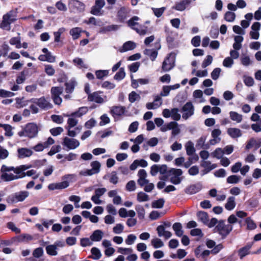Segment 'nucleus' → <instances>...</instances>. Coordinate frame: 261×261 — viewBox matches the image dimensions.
<instances>
[{
  "mask_svg": "<svg viewBox=\"0 0 261 261\" xmlns=\"http://www.w3.org/2000/svg\"><path fill=\"white\" fill-rule=\"evenodd\" d=\"M31 165H22L15 168L14 173L16 174H22L23 173H25L24 171L31 168Z\"/></svg>",
  "mask_w": 261,
  "mask_h": 261,
  "instance_id": "obj_46",
  "label": "nucleus"
},
{
  "mask_svg": "<svg viewBox=\"0 0 261 261\" xmlns=\"http://www.w3.org/2000/svg\"><path fill=\"white\" fill-rule=\"evenodd\" d=\"M103 233L102 230L97 229L94 230L90 237V239L92 241L99 242L103 237Z\"/></svg>",
  "mask_w": 261,
  "mask_h": 261,
  "instance_id": "obj_25",
  "label": "nucleus"
},
{
  "mask_svg": "<svg viewBox=\"0 0 261 261\" xmlns=\"http://www.w3.org/2000/svg\"><path fill=\"white\" fill-rule=\"evenodd\" d=\"M182 225L179 222H175L172 226V228L175 231V234L179 237L182 236L184 231L182 229Z\"/></svg>",
  "mask_w": 261,
  "mask_h": 261,
  "instance_id": "obj_32",
  "label": "nucleus"
},
{
  "mask_svg": "<svg viewBox=\"0 0 261 261\" xmlns=\"http://www.w3.org/2000/svg\"><path fill=\"white\" fill-rule=\"evenodd\" d=\"M7 226L9 229L11 230L12 231L15 232L17 234L20 233L21 232L20 229L17 227L12 222L7 223Z\"/></svg>",
  "mask_w": 261,
  "mask_h": 261,
  "instance_id": "obj_63",
  "label": "nucleus"
},
{
  "mask_svg": "<svg viewBox=\"0 0 261 261\" xmlns=\"http://www.w3.org/2000/svg\"><path fill=\"white\" fill-rule=\"evenodd\" d=\"M164 203L165 200L164 198H160L152 201L151 206L154 208H161L163 207Z\"/></svg>",
  "mask_w": 261,
  "mask_h": 261,
  "instance_id": "obj_41",
  "label": "nucleus"
},
{
  "mask_svg": "<svg viewBox=\"0 0 261 261\" xmlns=\"http://www.w3.org/2000/svg\"><path fill=\"white\" fill-rule=\"evenodd\" d=\"M91 166L92 167V171L95 174L98 173L100 171V168L101 166L100 163L97 161H93L91 163Z\"/></svg>",
  "mask_w": 261,
  "mask_h": 261,
  "instance_id": "obj_53",
  "label": "nucleus"
},
{
  "mask_svg": "<svg viewBox=\"0 0 261 261\" xmlns=\"http://www.w3.org/2000/svg\"><path fill=\"white\" fill-rule=\"evenodd\" d=\"M46 253L50 256H56L58 254L57 247L54 245H48L45 247Z\"/></svg>",
  "mask_w": 261,
  "mask_h": 261,
  "instance_id": "obj_36",
  "label": "nucleus"
},
{
  "mask_svg": "<svg viewBox=\"0 0 261 261\" xmlns=\"http://www.w3.org/2000/svg\"><path fill=\"white\" fill-rule=\"evenodd\" d=\"M236 17L234 12L228 11L225 13L224 18L226 21L232 22L235 20Z\"/></svg>",
  "mask_w": 261,
  "mask_h": 261,
  "instance_id": "obj_45",
  "label": "nucleus"
},
{
  "mask_svg": "<svg viewBox=\"0 0 261 261\" xmlns=\"http://www.w3.org/2000/svg\"><path fill=\"white\" fill-rule=\"evenodd\" d=\"M73 174H66L62 176V179L64 181L60 182L51 183L48 186L49 190H62L67 188L69 186V182L67 179L70 176H73Z\"/></svg>",
  "mask_w": 261,
  "mask_h": 261,
  "instance_id": "obj_4",
  "label": "nucleus"
},
{
  "mask_svg": "<svg viewBox=\"0 0 261 261\" xmlns=\"http://www.w3.org/2000/svg\"><path fill=\"white\" fill-rule=\"evenodd\" d=\"M243 77V81L246 86L251 87L254 85V80L251 76L244 75Z\"/></svg>",
  "mask_w": 261,
  "mask_h": 261,
  "instance_id": "obj_62",
  "label": "nucleus"
},
{
  "mask_svg": "<svg viewBox=\"0 0 261 261\" xmlns=\"http://www.w3.org/2000/svg\"><path fill=\"white\" fill-rule=\"evenodd\" d=\"M120 26L117 24H111L100 28L98 33L101 34H105L110 32H115L119 30Z\"/></svg>",
  "mask_w": 261,
  "mask_h": 261,
  "instance_id": "obj_17",
  "label": "nucleus"
},
{
  "mask_svg": "<svg viewBox=\"0 0 261 261\" xmlns=\"http://www.w3.org/2000/svg\"><path fill=\"white\" fill-rule=\"evenodd\" d=\"M74 117H70L67 120V126H65V128H71L75 126L78 123V120L74 118Z\"/></svg>",
  "mask_w": 261,
  "mask_h": 261,
  "instance_id": "obj_50",
  "label": "nucleus"
},
{
  "mask_svg": "<svg viewBox=\"0 0 261 261\" xmlns=\"http://www.w3.org/2000/svg\"><path fill=\"white\" fill-rule=\"evenodd\" d=\"M125 75L126 73L124 68L120 67L119 71L114 76V79L117 81H120L125 77Z\"/></svg>",
  "mask_w": 261,
  "mask_h": 261,
  "instance_id": "obj_33",
  "label": "nucleus"
},
{
  "mask_svg": "<svg viewBox=\"0 0 261 261\" xmlns=\"http://www.w3.org/2000/svg\"><path fill=\"white\" fill-rule=\"evenodd\" d=\"M62 144L67 147L69 149H74L79 146L80 142L75 139H70L65 137L63 139Z\"/></svg>",
  "mask_w": 261,
  "mask_h": 261,
  "instance_id": "obj_10",
  "label": "nucleus"
},
{
  "mask_svg": "<svg viewBox=\"0 0 261 261\" xmlns=\"http://www.w3.org/2000/svg\"><path fill=\"white\" fill-rule=\"evenodd\" d=\"M76 85V82L74 79H71L69 82H66L65 86L66 87L65 91L67 93H71L73 92L75 87Z\"/></svg>",
  "mask_w": 261,
  "mask_h": 261,
  "instance_id": "obj_27",
  "label": "nucleus"
},
{
  "mask_svg": "<svg viewBox=\"0 0 261 261\" xmlns=\"http://www.w3.org/2000/svg\"><path fill=\"white\" fill-rule=\"evenodd\" d=\"M101 91H96L89 94L88 96V100L89 101H94L97 103H102L104 102V99L101 97L99 94L102 93Z\"/></svg>",
  "mask_w": 261,
  "mask_h": 261,
  "instance_id": "obj_15",
  "label": "nucleus"
},
{
  "mask_svg": "<svg viewBox=\"0 0 261 261\" xmlns=\"http://www.w3.org/2000/svg\"><path fill=\"white\" fill-rule=\"evenodd\" d=\"M72 4L79 12H82L85 10V4L79 0H72Z\"/></svg>",
  "mask_w": 261,
  "mask_h": 261,
  "instance_id": "obj_34",
  "label": "nucleus"
},
{
  "mask_svg": "<svg viewBox=\"0 0 261 261\" xmlns=\"http://www.w3.org/2000/svg\"><path fill=\"white\" fill-rule=\"evenodd\" d=\"M202 188V185L200 182L196 184L191 185L185 189L186 194L193 195L199 192Z\"/></svg>",
  "mask_w": 261,
  "mask_h": 261,
  "instance_id": "obj_14",
  "label": "nucleus"
},
{
  "mask_svg": "<svg viewBox=\"0 0 261 261\" xmlns=\"http://www.w3.org/2000/svg\"><path fill=\"white\" fill-rule=\"evenodd\" d=\"M151 245L154 248H159L164 246L163 242L159 238H155L151 240Z\"/></svg>",
  "mask_w": 261,
  "mask_h": 261,
  "instance_id": "obj_51",
  "label": "nucleus"
},
{
  "mask_svg": "<svg viewBox=\"0 0 261 261\" xmlns=\"http://www.w3.org/2000/svg\"><path fill=\"white\" fill-rule=\"evenodd\" d=\"M180 111L182 113V117L185 120H187L194 114V107L192 102H187L181 108Z\"/></svg>",
  "mask_w": 261,
  "mask_h": 261,
  "instance_id": "obj_6",
  "label": "nucleus"
},
{
  "mask_svg": "<svg viewBox=\"0 0 261 261\" xmlns=\"http://www.w3.org/2000/svg\"><path fill=\"white\" fill-rule=\"evenodd\" d=\"M106 4L105 0H95L94 5L91 8L90 13L95 16H102V8Z\"/></svg>",
  "mask_w": 261,
  "mask_h": 261,
  "instance_id": "obj_7",
  "label": "nucleus"
},
{
  "mask_svg": "<svg viewBox=\"0 0 261 261\" xmlns=\"http://www.w3.org/2000/svg\"><path fill=\"white\" fill-rule=\"evenodd\" d=\"M229 116L232 120L235 121L238 123L241 122L242 120V115L236 112L230 111L229 112Z\"/></svg>",
  "mask_w": 261,
  "mask_h": 261,
  "instance_id": "obj_39",
  "label": "nucleus"
},
{
  "mask_svg": "<svg viewBox=\"0 0 261 261\" xmlns=\"http://www.w3.org/2000/svg\"><path fill=\"white\" fill-rule=\"evenodd\" d=\"M198 220L202 222L204 225L208 222V214L204 211H199L197 213Z\"/></svg>",
  "mask_w": 261,
  "mask_h": 261,
  "instance_id": "obj_30",
  "label": "nucleus"
},
{
  "mask_svg": "<svg viewBox=\"0 0 261 261\" xmlns=\"http://www.w3.org/2000/svg\"><path fill=\"white\" fill-rule=\"evenodd\" d=\"M91 252L92 256H89V258H91L95 260L99 259L101 256V253L100 250L96 247H93L91 249Z\"/></svg>",
  "mask_w": 261,
  "mask_h": 261,
  "instance_id": "obj_37",
  "label": "nucleus"
},
{
  "mask_svg": "<svg viewBox=\"0 0 261 261\" xmlns=\"http://www.w3.org/2000/svg\"><path fill=\"white\" fill-rule=\"evenodd\" d=\"M109 74L108 70H98L95 71L96 78L99 80L102 79L104 77L107 76Z\"/></svg>",
  "mask_w": 261,
  "mask_h": 261,
  "instance_id": "obj_52",
  "label": "nucleus"
},
{
  "mask_svg": "<svg viewBox=\"0 0 261 261\" xmlns=\"http://www.w3.org/2000/svg\"><path fill=\"white\" fill-rule=\"evenodd\" d=\"M154 15L158 17H160L164 12L166 8L165 7H161L160 8H151Z\"/></svg>",
  "mask_w": 261,
  "mask_h": 261,
  "instance_id": "obj_56",
  "label": "nucleus"
},
{
  "mask_svg": "<svg viewBox=\"0 0 261 261\" xmlns=\"http://www.w3.org/2000/svg\"><path fill=\"white\" fill-rule=\"evenodd\" d=\"M18 157L19 159H23L31 156L33 154L31 149L28 148H20L17 149Z\"/></svg>",
  "mask_w": 261,
  "mask_h": 261,
  "instance_id": "obj_19",
  "label": "nucleus"
},
{
  "mask_svg": "<svg viewBox=\"0 0 261 261\" xmlns=\"http://www.w3.org/2000/svg\"><path fill=\"white\" fill-rule=\"evenodd\" d=\"M140 66V63L138 62L133 63L128 66V68L131 72H136Z\"/></svg>",
  "mask_w": 261,
  "mask_h": 261,
  "instance_id": "obj_60",
  "label": "nucleus"
},
{
  "mask_svg": "<svg viewBox=\"0 0 261 261\" xmlns=\"http://www.w3.org/2000/svg\"><path fill=\"white\" fill-rule=\"evenodd\" d=\"M126 108L124 106H114L111 108L110 113L115 119L125 114Z\"/></svg>",
  "mask_w": 261,
  "mask_h": 261,
  "instance_id": "obj_9",
  "label": "nucleus"
},
{
  "mask_svg": "<svg viewBox=\"0 0 261 261\" xmlns=\"http://www.w3.org/2000/svg\"><path fill=\"white\" fill-rule=\"evenodd\" d=\"M88 111V108L87 107H82L78 109L75 112L71 113L70 115H67L69 117H81L86 114Z\"/></svg>",
  "mask_w": 261,
  "mask_h": 261,
  "instance_id": "obj_20",
  "label": "nucleus"
},
{
  "mask_svg": "<svg viewBox=\"0 0 261 261\" xmlns=\"http://www.w3.org/2000/svg\"><path fill=\"white\" fill-rule=\"evenodd\" d=\"M191 3V0H181L175 3L172 9L179 11H184Z\"/></svg>",
  "mask_w": 261,
  "mask_h": 261,
  "instance_id": "obj_16",
  "label": "nucleus"
},
{
  "mask_svg": "<svg viewBox=\"0 0 261 261\" xmlns=\"http://www.w3.org/2000/svg\"><path fill=\"white\" fill-rule=\"evenodd\" d=\"M10 44L16 45L17 48H20L21 47V39L20 37H12L9 41Z\"/></svg>",
  "mask_w": 261,
  "mask_h": 261,
  "instance_id": "obj_47",
  "label": "nucleus"
},
{
  "mask_svg": "<svg viewBox=\"0 0 261 261\" xmlns=\"http://www.w3.org/2000/svg\"><path fill=\"white\" fill-rule=\"evenodd\" d=\"M227 133L232 138H239L242 136L241 130L237 128H229Z\"/></svg>",
  "mask_w": 261,
  "mask_h": 261,
  "instance_id": "obj_29",
  "label": "nucleus"
},
{
  "mask_svg": "<svg viewBox=\"0 0 261 261\" xmlns=\"http://www.w3.org/2000/svg\"><path fill=\"white\" fill-rule=\"evenodd\" d=\"M241 179V177L237 175H231L229 176L226 179V182L230 184H238Z\"/></svg>",
  "mask_w": 261,
  "mask_h": 261,
  "instance_id": "obj_40",
  "label": "nucleus"
},
{
  "mask_svg": "<svg viewBox=\"0 0 261 261\" xmlns=\"http://www.w3.org/2000/svg\"><path fill=\"white\" fill-rule=\"evenodd\" d=\"M176 54L171 52L167 55L162 63V70L164 72H168L175 66Z\"/></svg>",
  "mask_w": 261,
  "mask_h": 261,
  "instance_id": "obj_2",
  "label": "nucleus"
},
{
  "mask_svg": "<svg viewBox=\"0 0 261 261\" xmlns=\"http://www.w3.org/2000/svg\"><path fill=\"white\" fill-rule=\"evenodd\" d=\"M17 10V8L11 10L6 14L4 15L3 16L6 18L5 19H8L13 23L16 20V17L17 16V14L18 13Z\"/></svg>",
  "mask_w": 261,
  "mask_h": 261,
  "instance_id": "obj_23",
  "label": "nucleus"
},
{
  "mask_svg": "<svg viewBox=\"0 0 261 261\" xmlns=\"http://www.w3.org/2000/svg\"><path fill=\"white\" fill-rule=\"evenodd\" d=\"M166 38L168 47L171 48H173L174 47V41L175 39V33L173 32L166 35Z\"/></svg>",
  "mask_w": 261,
  "mask_h": 261,
  "instance_id": "obj_38",
  "label": "nucleus"
},
{
  "mask_svg": "<svg viewBox=\"0 0 261 261\" xmlns=\"http://www.w3.org/2000/svg\"><path fill=\"white\" fill-rule=\"evenodd\" d=\"M81 32V29L79 27H76L71 29L69 31V34L72 36L73 40H76L80 37Z\"/></svg>",
  "mask_w": 261,
  "mask_h": 261,
  "instance_id": "obj_35",
  "label": "nucleus"
},
{
  "mask_svg": "<svg viewBox=\"0 0 261 261\" xmlns=\"http://www.w3.org/2000/svg\"><path fill=\"white\" fill-rule=\"evenodd\" d=\"M261 146V138L255 139L254 138H251L249 139L247 142V144L245 146L246 150H249L252 147H254V150H257Z\"/></svg>",
  "mask_w": 261,
  "mask_h": 261,
  "instance_id": "obj_13",
  "label": "nucleus"
},
{
  "mask_svg": "<svg viewBox=\"0 0 261 261\" xmlns=\"http://www.w3.org/2000/svg\"><path fill=\"white\" fill-rule=\"evenodd\" d=\"M224 154V152L222 148H217L212 153L213 157L216 158L218 159H220L222 158V155Z\"/></svg>",
  "mask_w": 261,
  "mask_h": 261,
  "instance_id": "obj_64",
  "label": "nucleus"
},
{
  "mask_svg": "<svg viewBox=\"0 0 261 261\" xmlns=\"http://www.w3.org/2000/svg\"><path fill=\"white\" fill-rule=\"evenodd\" d=\"M185 149L186 150L187 154L189 156L193 155L196 151L194 143L191 141H188L186 143Z\"/></svg>",
  "mask_w": 261,
  "mask_h": 261,
  "instance_id": "obj_26",
  "label": "nucleus"
},
{
  "mask_svg": "<svg viewBox=\"0 0 261 261\" xmlns=\"http://www.w3.org/2000/svg\"><path fill=\"white\" fill-rule=\"evenodd\" d=\"M63 128L62 127H56L51 128L49 132L53 136H57L60 135L63 132Z\"/></svg>",
  "mask_w": 261,
  "mask_h": 261,
  "instance_id": "obj_61",
  "label": "nucleus"
},
{
  "mask_svg": "<svg viewBox=\"0 0 261 261\" xmlns=\"http://www.w3.org/2000/svg\"><path fill=\"white\" fill-rule=\"evenodd\" d=\"M137 199L139 202H141L148 201L149 198V196L145 193L140 192L137 194Z\"/></svg>",
  "mask_w": 261,
  "mask_h": 261,
  "instance_id": "obj_49",
  "label": "nucleus"
},
{
  "mask_svg": "<svg viewBox=\"0 0 261 261\" xmlns=\"http://www.w3.org/2000/svg\"><path fill=\"white\" fill-rule=\"evenodd\" d=\"M27 102L36 105L43 110H47L53 107V105L48 101L44 96H42L39 98H32L28 100Z\"/></svg>",
  "mask_w": 261,
  "mask_h": 261,
  "instance_id": "obj_3",
  "label": "nucleus"
},
{
  "mask_svg": "<svg viewBox=\"0 0 261 261\" xmlns=\"http://www.w3.org/2000/svg\"><path fill=\"white\" fill-rule=\"evenodd\" d=\"M64 31L65 29L64 28H59L57 32H54L55 42H59L60 41L61 35Z\"/></svg>",
  "mask_w": 261,
  "mask_h": 261,
  "instance_id": "obj_57",
  "label": "nucleus"
},
{
  "mask_svg": "<svg viewBox=\"0 0 261 261\" xmlns=\"http://www.w3.org/2000/svg\"><path fill=\"white\" fill-rule=\"evenodd\" d=\"M135 209L138 214V218L140 220L143 219L145 213L144 207L142 205L138 204L136 206Z\"/></svg>",
  "mask_w": 261,
  "mask_h": 261,
  "instance_id": "obj_42",
  "label": "nucleus"
},
{
  "mask_svg": "<svg viewBox=\"0 0 261 261\" xmlns=\"http://www.w3.org/2000/svg\"><path fill=\"white\" fill-rule=\"evenodd\" d=\"M128 12V11L127 9L125 7H122L120 8V9L118 10L117 15L119 21L123 22L124 21V20L126 18L127 14Z\"/></svg>",
  "mask_w": 261,
  "mask_h": 261,
  "instance_id": "obj_24",
  "label": "nucleus"
},
{
  "mask_svg": "<svg viewBox=\"0 0 261 261\" xmlns=\"http://www.w3.org/2000/svg\"><path fill=\"white\" fill-rule=\"evenodd\" d=\"M179 110L177 108H174L171 109V118L174 121H178L181 118L180 115L178 113Z\"/></svg>",
  "mask_w": 261,
  "mask_h": 261,
  "instance_id": "obj_48",
  "label": "nucleus"
},
{
  "mask_svg": "<svg viewBox=\"0 0 261 261\" xmlns=\"http://www.w3.org/2000/svg\"><path fill=\"white\" fill-rule=\"evenodd\" d=\"M158 236L160 237H164L166 239H169L172 236V233L165 230L164 226H158L156 228Z\"/></svg>",
  "mask_w": 261,
  "mask_h": 261,
  "instance_id": "obj_22",
  "label": "nucleus"
},
{
  "mask_svg": "<svg viewBox=\"0 0 261 261\" xmlns=\"http://www.w3.org/2000/svg\"><path fill=\"white\" fill-rule=\"evenodd\" d=\"M26 136L30 138L36 137L38 133V128L36 124L34 123H29L25 126Z\"/></svg>",
  "mask_w": 261,
  "mask_h": 261,
  "instance_id": "obj_8",
  "label": "nucleus"
},
{
  "mask_svg": "<svg viewBox=\"0 0 261 261\" xmlns=\"http://www.w3.org/2000/svg\"><path fill=\"white\" fill-rule=\"evenodd\" d=\"M29 195L27 191H21L9 195L6 198V201L9 204L16 203L23 201Z\"/></svg>",
  "mask_w": 261,
  "mask_h": 261,
  "instance_id": "obj_1",
  "label": "nucleus"
},
{
  "mask_svg": "<svg viewBox=\"0 0 261 261\" xmlns=\"http://www.w3.org/2000/svg\"><path fill=\"white\" fill-rule=\"evenodd\" d=\"M232 229V225L230 224H227L226 226H223L222 228L220 227L219 229H214V232L218 233L219 234L221 237V239L223 240L227 237V236L230 233Z\"/></svg>",
  "mask_w": 261,
  "mask_h": 261,
  "instance_id": "obj_11",
  "label": "nucleus"
},
{
  "mask_svg": "<svg viewBox=\"0 0 261 261\" xmlns=\"http://www.w3.org/2000/svg\"><path fill=\"white\" fill-rule=\"evenodd\" d=\"M235 198L233 196L228 197L225 204V208L228 211L232 210L236 206Z\"/></svg>",
  "mask_w": 261,
  "mask_h": 261,
  "instance_id": "obj_31",
  "label": "nucleus"
},
{
  "mask_svg": "<svg viewBox=\"0 0 261 261\" xmlns=\"http://www.w3.org/2000/svg\"><path fill=\"white\" fill-rule=\"evenodd\" d=\"M136 47V45L134 42L128 41L123 44L122 47L119 49V51L121 53L126 52L134 49Z\"/></svg>",
  "mask_w": 261,
  "mask_h": 261,
  "instance_id": "obj_21",
  "label": "nucleus"
},
{
  "mask_svg": "<svg viewBox=\"0 0 261 261\" xmlns=\"http://www.w3.org/2000/svg\"><path fill=\"white\" fill-rule=\"evenodd\" d=\"M245 222L247 224V229L249 230H254L257 227L255 223L250 217H247L245 220Z\"/></svg>",
  "mask_w": 261,
  "mask_h": 261,
  "instance_id": "obj_44",
  "label": "nucleus"
},
{
  "mask_svg": "<svg viewBox=\"0 0 261 261\" xmlns=\"http://www.w3.org/2000/svg\"><path fill=\"white\" fill-rule=\"evenodd\" d=\"M221 69L219 67L215 68L211 72V77L213 80H217L220 76Z\"/></svg>",
  "mask_w": 261,
  "mask_h": 261,
  "instance_id": "obj_58",
  "label": "nucleus"
},
{
  "mask_svg": "<svg viewBox=\"0 0 261 261\" xmlns=\"http://www.w3.org/2000/svg\"><path fill=\"white\" fill-rule=\"evenodd\" d=\"M15 95V93L7 91L5 89H0V97L2 98L11 97Z\"/></svg>",
  "mask_w": 261,
  "mask_h": 261,
  "instance_id": "obj_54",
  "label": "nucleus"
},
{
  "mask_svg": "<svg viewBox=\"0 0 261 261\" xmlns=\"http://www.w3.org/2000/svg\"><path fill=\"white\" fill-rule=\"evenodd\" d=\"M144 55L149 57L152 61H154L158 55V50L155 49H145L143 51Z\"/></svg>",
  "mask_w": 261,
  "mask_h": 261,
  "instance_id": "obj_28",
  "label": "nucleus"
},
{
  "mask_svg": "<svg viewBox=\"0 0 261 261\" xmlns=\"http://www.w3.org/2000/svg\"><path fill=\"white\" fill-rule=\"evenodd\" d=\"M63 92V87H53L50 89L51 98L55 105H60L62 102V99L60 95Z\"/></svg>",
  "mask_w": 261,
  "mask_h": 261,
  "instance_id": "obj_5",
  "label": "nucleus"
},
{
  "mask_svg": "<svg viewBox=\"0 0 261 261\" xmlns=\"http://www.w3.org/2000/svg\"><path fill=\"white\" fill-rule=\"evenodd\" d=\"M233 64V60L229 57L225 58L223 61V65L226 68H231Z\"/></svg>",
  "mask_w": 261,
  "mask_h": 261,
  "instance_id": "obj_59",
  "label": "nucleus"
},
{
  "mask_svg": "<svg viewBox=\"0 0 261 261\" xmlns=\"http://www.w3.org/2000/svg\"><path fill=\"white\" fill-rule=\"evenodd\" d=\"M177 125L178 123L176 121H171L163 125L161 127V131L162 132H165L168 130H171L173 128V125Z\"/></svg>",
  "mask_w": 261,
  "mask_h": 261,
  "instance_id": "obj_43",
  "label": "nucleus"
},
{
  "mask_svg": "<svg viewBox=\"0 0 261 261\" xmlns=\"http://www.w3.org/2000/svg\"><path fill=\"white\" fill-rule=\"evenodd\" d=\"M168 174L174 176H180L182 174V171L180 169L171 168L168 170Z\"/></svg>",
  "mask_w": 261,
  "mask_h": 261,
  "instance_id": "obj_55",
  "label": "nucleus"
},
{
  "mask_svg": "<svg viewBox=\"0 0 261 261\" xmlns=\"http://www.w3.org/2000/svg\"><path fill=\"white\" fill-rule=\"evenodd\" d=\"M139 17L136 16H133L127 22V25L131 29L135 30L140 35H145L146 34V30H139L138 28H136L135 25H138V23L136 21L139 20Z\"/></svg>",
  "mask_w": 261,
  "mask_h": 261,
  "instance_id": "obj_12",
  "label": "nucleus"
},
{
  "mask_svg": "<svg viewBox=\"0 0 261 261\" xmlns=\"http://www.w3.org/2000/svg\"><path fill=\"white\" fill-rule=\"evenodd\" d=\"M252 246V243H248L245 246L238 250V255L240 259H243L247 255L250 254L249 250Z\"/></svg>",
  "mask_w": 261,
  "mask_h": 261,
  "instance_id": "obj_18",
  "label": "nucleus"
}]
</instances>
